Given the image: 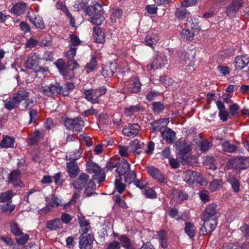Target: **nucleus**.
I'll list each match as a JSON object with an SVG mask.
<instances>
[{"label":"nucleus","instance_id":"nucleus-1","mask_svg":"<svg viewBox=\"0 0 249 249\" xmlns=\"http://www.w3.org/2000/svg\"><path fill=\"white\" fill-rule=\"evenodd\" d=\"M79 9H84L85 13L90 16V21L93 24L99 26L101 25L105 17L104 16V11L102 6L98 2L94 1L92 5L86 6V3L81 2L77 7Z\"/></svg>","mask_w":249,"mask_h":249},{"label":"nucleus","instance_id":"nucleus-2","mask_svg":"<svg viewBox=\"0 0 249 249\" xmlns=\"http://www.w3.org/2000/svg\"><path fill=\"white\" fill-rule=\"evenodd\" d=\"M54 64L59 72L66 79H72L74 77V71L79 68V65L75 59L68 60L67 62L62 58L57 60Z\"/></svg>","mask_w":249,"mask_h":249},{"label":"nucleus","instance_id":"nucleus-3","mask_svg":"<svg viewBox=\"0 0 249 249\" xmlns=\"http://www.w3.org/2000/svg\"><path fill=\"white\" fill-rule=\"evenodd\" d=\"M30 92L24 89H20L14 93L12 99L3 100L4 107L8 110L18 108L20 104L27 97H29Z\"/></svg>","mask_w":249,"mask_h":249},{"label":"nucleus","instance_id":"nucleus-4","mask_svg":"<svg viewBox=\"0 0 249 249\" xmlns=\"http://www.w3.org/2000/svg\"><path fill=\"white\" fill-rule=\"evenodd\" d=\"M10 231L15 235L17 243L20 245L26 244L29 239V235L24 233L19 225L15 220H12L10 223Z\"/></svg>","mask_w":249,"mask_h":249},{"label":"nucleus","instance_id":"nucleus-5","mask_svg":"<svg viewBox=\"0 0 249 249\" xmlns=\"http://www.w3.org/2000/svg\"><path fill=\"white\" fill-rule=\"evenodd\" d=\"M84 123V121L80 117L73 119L66 118L64 121L66 127L77 134L82 131Z\"/></svg>","mask_w":249,"mask_h":249},{"label":"nucleus","instance_id":"nucleus-6","mask_svg":"<svg viewBox=\"0 0 249 249\" xmlns=\"http://www.w3.org/2000/svg\"><path fill=\"white\" fill-rule=\"evenodd\" d=\"M86 169L89 173H94V178L98 179L99 183L102 182L105 180V174L104 170H102L96 163L89 161L87 163Z\"/></svg>","mask_w":249,"mask_h":249},{"label":"nucleus","instance_id":"nucleus-7","mask_svg":"<svg viewBox=\"0 0 249 249\" xmlns=\"http://www.w3.org/2000/svg\"><path fill=\"white\" fill-rule=\"evenodd\" d=\"M182 178L189 185L201 183L203 180L201 174L195 171L188 170L183 172Z\"/></svg>","mask_w":249,"mask_h":249},{"label":"nucleus","instance_id":"nucleus-8","mask_svg":"<svg viewBox=\"0 0 249 249\" xmlns=\"http://www.w3.org/2000/svg\"><path fill=\"white\" fill-rule=\"evenodd\" d=\"M146 170L149 176L160 183L166 184L167 178L158 168L151 165L148 166Z\"/></svg>","mask_w":249,"mask_h":249},{"label":"nucleus","instance_id":"nucleus-9","mask_svg":"<svg viewBox=\"0 0 249 249\" xmlns=\"http://www.w3.org/2000/svg\"><path fill=\"white\" fill-rule=\"evenodd\" d=\"M216 207L217 205L215 203H212L210 204L203 212L201 219H204L205 220H217L219 213L216 209Z\"/></svg>","mask_w":249,"mask_h":249},{"label":"nucleus","instance_id":"nucleus-10","mask_svg":"<svg viewBox=\"0 0 249 249\" xmlns=\"http://www.w3.org/2000/svg\"><path fill=\"white\" fill-rule=\"evenodd\" d=\"M21 178V172L18 169H16L9 174L7 181L8 183H12L14 187H23L24 183Z\"/></svg>","mask_w":249,"mask_h":249},{"label":"nucleus","instance_id":"nucleus-11","mask_svg":"<svg viewBox=\"0 0 249 249\" xmlns=\"http://www.w3.org/2000/svg\"><path fill=\"white\" fill-rule=\"evenodd\" d=\"M201 219L204 223L199 231L200 235H205L211 233L217 226V220Z\"/></svg>","mask_w":249,"mask_h":249},{"label":"nucleus","instance_id":"nucleus-12","mask_svg":"<svg viewBox=\"0 0 249 249\" xmlns=\"http://www.w3.org/2000/svg\"><path fill=\"white\" fill-rule=\"evenodd\" d=\"M62 88L60 84L55 83L54 84H51L48 88L42 87V90L44 95L49 97H53L55 95H61Z\"/></svg>","mask_w":249,"mask_h":249},{"label":"nucleus","instance_id":"nucleus-13","mask_svg":"<svg viewBox=\"0 0 249 249\" xmlns=\"http://www.w3.org/2000/svg\"><path fill=\"white\" fill-rule=\"evenodd\" d=\"M176 146L179 155L181 156L187 154L192 149L191 142L184 139H180L177 142Z\"/></svg>","mask_w":249,"mask_h":249},{"label":"nucleus","instance_id":"nucleus-14","mask_svg":"<svg viewBox=\"0 0 249 249\" xmlns=\"http://www.w3.org/2000/svg\"><path fill=\"white\" fill-rule=\"evenodd\" d=\"M125 87L128 91L136 93L140 91L141 84L137 77H133L126 82Z\"/></svg>","mask_w":249,"mask_h":249},{"label":"nucleus","instance_id":"nucleus-15","mask_svg":"<svg viewBox=\"0 0 249 249\" xmlns=\"http://www.w3.org/2000/svg\"><path fill=\"white\" fill-rule=\"evenodd\" d=\"M93 236L90 234H81L79 237L80 249H91L93 242Z\"/></svg>","mask_w":249,"mask_h":249},{"label":"nucleus","instance_id":"nucleus-16","mask_svg":"<svg viewBox=\"0 0 249 249\" xmlns=\"http://www.w3.org/2000/svg\"><path fill=\"white\" fill-rule=\"evenodd\" d=\"M179 62L183 65L187 66L190 70L194 71L195 70V65L194 61V57L190 56V55L185 52H182L179 53Z\"/></svg>","mask_w":249,"mask_h":249},{"label":"nucleus","instance_id":"nucleus-17","mask_svg":"<svg viewBox=\"0 0 249 249\" xmlns=\"http://www.w3.org/2000/svg\"><path fill=\"white\" fill-rule=\"evenodd\" d=\"M167 64V59L164 56L157 55L152 62L147 65V70H152L161 68Z\"/></svg>","mask_w":249,"mask_h":249},{"label":"nucleus","instance_id":"nucleus-18","mask_svg":"<svg viewBox=\"0 0 249 249\" xmlns=\"http://www.w3.org/2000/svg\"><path fill=\"white\" fill-rule=\"evenodd\" d=\"M40 58L36 53L30 54L25 62V67L26 68L33 71H36L38 66Z\"/></svg>","mask_w":249,"mask_h":249},{"label":"nucleus","instance_id":"nucleus-19","mask_svg":"<svg viewBox=\"0 0 249 249\" xmlns=\"http://www.w3.org/2000/svg\"><path fill=\"white\" fill-rule=\"evenodd\" d=\"M80 155L77 158H73V160L67 162V170L69 176L71 178H75L78 174L79 168L75 160H78Z\"/></svg>","mask_w":249,"mask_h":249},{"label":"nucleus","instance_id":"nucleus-20","mask_svg":"<svg viewBox=\"0 0 249 249\" xmlns=\"http://www.w3.org/2000/svg\"><path fill=\"white\" fill-rule=\"evenodd\" d=\"M27 9V4L24 2H18L13 5L10 11L12 14L19 16L23 14Z\"/></svg>","mask_w":249,"mask_h":249},{"label":"nucleus","instance_id":"nucleus-21","mask_svg":"<svg viewBox=\"0 0 249 249\" xmlns=\"http://www.w3.org/2000/svg\"><path fill=\"white\" fill-rule=\"evenodd\" d=\"M140 127L137 124H129L128 126L123 129V134L128 137L136 136L139 133Z\"/></svg>","mask_w":249,"mask_h":249},{"label":"nucleus","instance_id":"nucleus-22","mask_svg":"<svg viewBox=\"0 0 249 249\" xmlns=\"http://www.w3.org/2000/svg\"><path fill=\"white\" fill-rule=\"evenodd\" d=\"M27 17L30 21L36 26V28L40 29H44L45 27V23L41 17L39 15L32 16L29 12H28Z\"/></svg>","mask_w":249,"mask_h":249},{"label":"nucleus","instance_id":"nucleus-23","mask_svg":"<svg viewBox=\"0 0 249 249\" xmlns=\"http://www.w3.org/2000/svg\"><path fill=\"white\" fill-rule=\"evenodd\" d=\"M89 179V176L85 173H82L73 182V186L75 189H82L87 184Z\"/></svg>","mask_w":249,"mask_h":249},{"label":"nucleus","instance_id":"nucleus-24","mask_svg":"<svg viewBox=\"0 0 249 249\" xmlns=\"http://www.w3.org/2000/svg\"><path fill=\"white\" fill-rule=\"evenodd\" d=\"M130 170V164L126 160H123L121 162H119L116 172L119 175V177H121L122 176H124Z\"/></svg>","mask_w":249,"mask_h":249},{"label":"nucleus","instance_id":"nucleus-25","mask_svg":"<svg viewBox=\"0 0 249 249\" xmlns=\"http://www.w3.org/2000/svg\"><path fill=\"white\" fill-rule=\"evenodd\" d=\"M249 63V59L244 55H239L236 57L234 61L235 67L236 70H241Z\"/></svg>","mask_w":249,"mask_h":249},{"label":"nucleus","instance_id":"nucleus-26","mask_svg":"<svg viewBox=\"0 0 249 249\" xmlns=\"http://www.w3.org/2000/svg\"><path fill=\"white\" fill-rule=\"evenodd\" d=\"M117 71V66L115 63H111L109 65L103 67L102 73L104 77H110Z\"/></svg>","mask_w":249,"mask_h":249},{"label":"nucleus","instance_id":"nucleus-27","mask_svg":"<svg viewBox=\"0 0 249 249\" xmlns=\"http://www.w3.org/2000/svg\"><path fill=\"white\" fill-rule=\"evenodd\" d=\"M161 137L167 143L171 144L176 138V133L170 128L166 127L161 133Z\"/></svg>","mask_w":249,"mask_h":249},{"label":"nucleus","instance_id":"nucleus-28","mask_svg":"<svg viewBox=\"0 0 249 249\" xmlns=\"http://www.w3.org/2000/svg\"><path fill=\"white\" fill-rule=\"evenodd\" d=\"M93 36L94 41L97 43H103L105 41V34L99 27H94Z\"/></svg>","mask_w":249,"mask_h":249},{"label":"nucleus","instance_id":"nucleus-29","mask_svg":"<svg viewBox=\"0 0 249 249\" xmlns=\"http://www.w3.org/2000/svg\"><path fill=\"white\" fill-rule=\"evenodd\" d=\"M160 39L159 36L156 33L148 34L145 38L146 45L151 48L156 45Z\"/></svg>","mask_w":249,"mask_h":249},{"label":"nucleus","instance_id":"nucleus-30","mask_svg":"<svg viewBox=\"0 0 249 249\" xmlns=\"http://www.w3.org/2000/svg\"><path fill=\"white\" fill-rule=\"evenodd\" d=\"M60 87L62 88L61 95H63L64 96H69L70 92H71L75 87L74 83L71 82H67L63 85L60 84Z\"/></svg>","mask_w":249,"mask_h":249},{"label":"nucleus","instance_id":"nucleus-31","mask_svg":"<svg viewBox=\"0 0 249 249\" xmlns=\"http://www.w3.org/2000/svg\"><path fill=\"white\" fill-rule=\"evenodd\" d=\"M44 135L42 132L37 130H36L29 137V143L30 145L37 143L41 139L43 138Z\"/></svg>","mask_w":249,"mask_h":249},{"label":"nucleus","instance_id":"nucleus-32","mask_svg":"<svg viewBox=\"0 0 249 249\" xmlns=\"http://www.w3.org/2000/svg\"><path fill=\"white\" fill-rule=\"evenodd\" d=\"M15 139L12 137L5 136L3 137L0 142V146L1 148H12L14 147Z\"/></svg>","mask_w":249,"mask_h":249},{"label":"nucleus","instance_id":"nucleus-33","mask_svg":"<svg viewBox=\"0 0 249 249\" xmlns=\"http://www.w3.org/2000/svg\"><path fill=\"white\" fill-rule=\"evenodd\" d=\"M144 145L143 142L141 143L140 141L137 139H135L130 142L131 151L137 154H140L141 153V149H142Z\"/></svg>","mask_w":249,"mask_h":249},{"label":"nucleus","instance_id":"nucleus-34","mask_svg":"<svg viewBox=\"0 0 249 249\" xmlns=\"http://www.w3.org/2000/svg\"><path fill=\"white\" fill-rule=\"evenodd\" d=\"M172 194L173 195V198L175 199L178 202L186 200L188 197V195L186 192L180 190H174Z\"/></svg>","mask_w":249,"mask_h":249},{"label":"nucleus","instance_id":"nucleus-35","mask_svg":"<svg viewBox=\"0 0 249 249\" xmlns=\"http://www.w3.org/2000/svg\"><path fill=\"white\" fill-rule=\"evenodd\" d=\"M223 185V183L221 179H213L210 183L209 189L211 192H214L221 190Z\"/></svg>","mask_w":249,"mask_h":249},{"label":"nucleus","instance_id":"nucleus-36","mask_svg":"<svg viewBox=\"0 0 249 249\" xmlns=\"http://www.w3.org/2000/svg\"><path fill=\"white\" fill-rule=\"evenodd\" d=\"M85 98L92 104H95L98 102L97 98L95 96V93L93 89H86L83 92Z\"/></svg>","mask_w":249,"mask_h":249},{"label":"nucleus","instance_id":"nucleus-37","mask_svg":"<svg viewBox=\"0 0 249 249\" xmlns=\"http://www.w3.org/2000/svg\"><path fill=\"white\" fill-rule=\"evenodd\" d=\"M61 226L62 222L59 218L48 221L46 223V228L51 231L56 230Z\"/></svg>","mask_w":249,"mask_h":249},{"label":"nucleus","instance_id":"nucleus-38","mask_svg":"<svg viewBox=\"0 0 249 249\" xmlns=\"http://www.w3.org/2000/svg\"><path fill=\"white\" fill-rule=\"evenodd\" d=\"M14 196V194L12 190L1 193L0 194V203L10 202Z\"/></svg>","mask_w":249,"mask_h":249},{"label":"nucleus","instance_id":"nucleus-39","mask_svg":"<svg viewBox=\"0 0 249 249\" xmlns=\"http://www.w3.org/2000/svg\"><path fill=\"white\" fill-rule=\"evenodd\" d=\"M190 13L185 8V7L182 6L177 8L175 12V17L179 20H182L184 19Z\"/></svg>","mask_w":249,"mask_h":249},{"label":"nucleus","instance_id":"nucleus-40","mask_svg":"<svg viewBox=\"0 0 249 249\" xmlns=\"http://www.w3.org/2000/svg\"><path fill=\"white\" fill-rule=\"evenodd\" d=\"M236 167L246 169L249 167V157H240L236 161Z\"/></svg>","mask_w":249,"mask_h":249},{"label":"nucleus","instance_id":"nucleus-41","mask_svg":"<svg viewBox=\"0 0 249 249\" xmlns=\"http://www.w3.org/2000/svg\"><path fill=\"white\" fill-rule=\"evenodd\" d=\"M181 163L183 165L192 166L197 162L196 158L194 156H187L186 154L181 156Z\"/></svg>","mask_w":249,"mask_h":249},{"label":"nucleus","instance_id":"nucleus-42","mask_svg":"<svg viewBox=\"0 0 249 249\" xmlns=\"http://www.w3.org/2000/svg\"><path fill=\"white\" fill-rule=\"evenodd\" d=\"M228 182L231 184L234 193H238L239 192L240 183L237 178L234 177H230L228 179Z\"/></svg>","mask_w":249,"mask_h":249},{"label":"nucleus","instance_id":"nucleus-43","mask_svg":"<svg viewBox=\"0 0 249 249\" xmlns=\"http://www.w3.org/2000/svg\"><path fill=\"white\" fill-rule=\"evenodd\" d=\"M158 236L160 240V244L161 247L165 249L168 246L167 236L164 230H160L158 232Z\"/></svg>","mask_w":249,"mask_h":249},{"label":"nucleus","instance_id":"nucleus-44","mask_svg":"<svg viewBox=\"0 0 249 249\" xmlns=\"http://www.w3.org/2000/svg\"><path fill=\"white\" fill-rule=\"evenodd\" d=\"M120 245L125 249H132V244L130 239L125 235L123 234L119 237Z\"/></svg>","mask_w":249,"mask_h":249},{"label":"nucleus","instance_id":"nucleus-45","mask_svg":"<svg viewBox=\"0 0 249 249\" xmlns=\"http://www.w3.org/2000/svg\"><path fill=\"white\" fill-rule=\"evenodd\" d=\"M97 68V61L96 57L94 56H92L90 61L87 63L85 66V70H87V72L93 71Z\"/></svg>","mask_w":249,"mask_h":249},{"label":"nucleus","instance_id":"nucleus-46","mask_svg":"<svg viewBox=\"0 0 249 249\" xmlns=\"http://www.w3.org/2000/svg\"><path fill=\"white\" fill-rule=\"evenodd\" d=\"M184 230L185 233L191 238L194 237L196 235L194 225L193 223L190 222L185 223Z\"/></svg>","mask_w":249,"mask_h":249},{"label":"nucleus","instance_id":"nucleus-47","mask_svg":"<svg viewBox=\"0 0 249 249\" xmlns=\"http://www.w3.org/2000/svg\"><path fill=\"white\" fill-rule=\"evenodd\" d=\"M181 36L185 41H190L192 40L194 36V33L188 29H183L181 32Z\"/></svg>","mask_w":249,"mask_h":249},{"label":"nucleus","instance_id":"nucleus-48","mask_svg":"<svg viewBox=\"0 0 249 249\" xmlns=\"http://www.w3.org/2000/svg\"><path fill=\"white\" fill-rule=\"evenodd\" d=\"M141 106L140 105L130 106L124 109V114L127 116H132L136 112H138L140 110Z\"/></svg>","mask_w":249,"mask_h":249},{"label":"nucleus","instance_id":"nucleus-49","mask_svg":"<svg viewBox=\"0 0 249 249\" xmlns=\"http://www.w3.org/2000/svg\"><path fill=\"white\" fill-rule=\"evenodd\" d=\"M222 147L223 151L229 153L234 152L237 148L235 145L231 143L229 141L223 142Z\"/></svg>","mask_w":249,"mask_h":249},{"label":"nucleus","instance_id":"nucleus-50","mask_svg":"<svg viewBox=\"0 0 249 249\" xmlns=\"http://www.w3.org/2000/svg\"><path fill=\"white\" fill-rule=\"evenodd\" d=\"M16 206L10 204V202L5 204L0 205V210L2 213L10 214L15 209Z\"/></svg>","mask_w":249,"mask_h":249},{"label":"nucleus","instance_id":"nucleus-51","mask_svg":"<svg viewBox=\"0 0 249 249\" xmlns=\"http://www.w3.org/2000/svg\"><path fill=\"white\" fill-rule=\"evenodd\" d=\"M112 199L116 205L123 209H126L128 207L124 200L121 198L120 195H115L112 196Z\"/></svg>","mask_w":249,"mask_h":249},{"label":"nucleus","instance_id":"nucleus-52","mask_svg":"<svg viewBox=\"0 0 249 249\" xmlns=\"http://www.w3.org/2000/svg\"><path fill=\"white\" fill-rule=\"evenodd\" d=\"M122 181V177H119V178H116L115 181V189L120 194L123 193L126 188V185L123 183Z\"/></svg>","mask_w":249,"mask_h":249},{"label":"nucleus","instance_id":"nucleus-53","mask_svg":"<svg viewBox=\"0 0 249 249\" xmlns=\"http://www.w3.org/2000/svg\"><path fill=\"white\" fill-rule=\"evenodd\" d=\"M36 104V101L33 98L30 99L27 97L22 104V107L24 110L33 109L32 107Z\"/></svg>","mask_w":249,"mask_h":249},{"label":"nucleus","instance_id":"nucleus-54","mask_svg":"<svg viewBox=\"0 0 249 249\" xmlns=\"http://www.w3.org/2000/svg\"><path fill=\"white\" fill-rule=\"evenodd\" d=\"M136 177L137 174L136 172L133 171H129L124 176V181L128 184L134 182Z\"/></svg>","mask_w":249,"mask_h":249},{"label":"nucleus","instance_id":"nucleus-55","mask_svg":"<svg viewBox=\"0 0 249 249\" xmlns=\"http://www.w3.org/2000/svg\"><path fill=\"white\" fill-rule=\"evenodd\" d=\"M187 24L193 29H200V22L197 18H191L187 20Z\"/></svg>","mask_w":249,"mask_h":249},{"label":"nucleus","instance_id":"nucleus-56","mask_svg":"<svg viewBox=\"0 0 249 249\" xmlns=\"http://www.w3.org/2000/svg\"><path fill=\"white\" fill-rule=\"evenodd\" d=\"M165 108L164 105L161 102H155L152 103V109L155 113H159Z\"/></svg>","mask_w":249,"mask_h":249},{"label":"nucleus","instance_id":"nucleus-57","mask_svg":"<svg viewBox=\"0 0 249 249\" xmlns=\"http://www.w3.org/2000/svg\"><path fill=\"white\" fill-rule=\"evenodd\" d=\"M238 12V11L230 4L226 8L225 13L230 18H233Z\"/></svg>","mask_w":249,"mask_h":249},{"label":"nucleus","instance_id":"nucleus-58","mask_svg":"<svg viewBox=\"0 0 249 249\" xmlns=\"http://www.w3.org/2000/svg\"><path fill=\"white\" fill-rule=\"evenodd\" d=\"M30 117L29 124L35 123L37 120L38 112L36 109H31L29 110Z\"/></svg>","mask_w":249,"mask_h":249},{"label":"nucleus","instance_id":"nucleus-59","mask_svg":"<svg viewBox=\"0 0 249 249\" xmlns=\"http://www.w3.org/2000/svg\"><path fill=\"white\" fill-rule=\"evenodd\" d=\"M70 42L71 44V47H77V46L81 44V41L79 37L74 34L71 35L70 36Z\"/></svg>","mask_w":249,"mask_h":249},{"label":"nucleus","instance_id":"nucleus-60","mask_svg":"<svg viewBox=\"0 0 249 249\" xmlns=\"http://www.w3.org/2000/svg\"><path fill=\"white\" fill-rule=\"evenodd\" d=\"M77 47H71L70 49L65 53V56L67 57L69 60L74 59V57L76 55Z\"/></svg>","mask_w":249,"mask_h":249},{"label":"nucleus","instance_id":"nucleus-61","mask_svg":"<svg viewBox=\"0 0 249 249\" xmlns=\"http://www.w3.org/2000/svg\"><path fill=\"white\" fill-rule=\"evenodd\" d=\"M212 146V143L208 141H203L200 142V150L202 152L207 151Z\"/></svg>","mask_w":249,"mask_h":249},{"label":"nucleus","instance_id":"nucleus-62","mask_svg":"<svg viewBox=\"0 0 249 249\" xmlns=\"http://www.w3.org/2000/svg\"><path fill=\"white\" fill-rule=\"evenodd\" d=\"M244 3V0H232L229 4L238 11L243 7Z\"/></svg>","mask_w":249,"mask_h":249},{"label":"nucleus","instance_id":"nucleus-63","mask_svg":"<svg viewBox=\"0 0 249 249\" xmlns=\"http://www.w3.org/2000/svg\"><path fill=\"white\" fill-rule=\"evenodd\" d=\"M240 230L243 233L246 240L249 242V225L244 224L240 227Z\"/></svg>","mask_w":249,"mask_h":249},{"label":"nucleus","instance_id":"nucleus-64","mask_svg":"<svg viewBox=\"0 0 249 249\" xmlns=\"http://www.w3.org/2000/svg\"><path fill=\"white\" fill-rule=\"evenodd\" d=\"M160 82L166 87H169L172 85L173 80L168 76H162L160 77Z\"/></svg>","mask_w":249,"mask_h":249}]
</instances>
